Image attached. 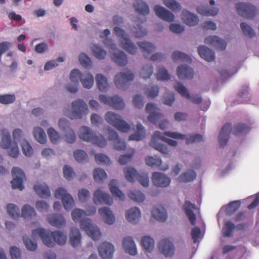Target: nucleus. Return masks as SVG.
Instances as JSON below:
<instances>
[{
  "label": "nucleus",
  "instance_id": "nucleus-57",
  "mask_svg": "<svg viewBox=\"0 0 259 259\" xmlns=\"http://www.w3.org/2000/svg\"><path fill=\"white\" fill-rule=\"evenodd\" d=\"M235 228V225L233 223L230 221H226L225 226L222 230L224 236L226 237L231 236L232 232Z\"/></svg>",
  "mask_w": 259,
  "mask_h": 259
},
{
  "label": "nucleus",
  "instance_id": "nucleus-60",
  "mask_svg": "<svg viewBox=\"0 0 259 259\" xmlns=\"http://www.w3.org/2000/svg\"><path fill=\"white\" fill-rule=\"evenodd\" d=\"M23 242L26 248L30 251H34L36 249L37 245L35 239H31L27 237H23Z\"/></svg>",
  "mask_w": 259,
  "mask_h": 259
},
{
  "label": "nucleus",
  "instance_id": "nucleus-58",
  "mask_svg": "<svg viewBox=\"0 0 259 259\" xmlns=\"http://www.w3.org/2000/svg\"><path fill=\"white\" fill-rule=\"evenodd\" d=\"M128 195L131 200L138 202H143L145 199V195L140 191L130 192Z\"/></svg>",
  "mask_w": 259,
  "mask_h": 259
},
{
  "label": "nucleus",
  "instance_id": "nucleus-63",
  "mask_svg": "<svg viewBox=\"0 0 259 259\" xmlns=\"http://www.w3.org/2000/svg\"><path fill=\"white\" fill-rule=\"evenodd\" d=\"M16 100L14 94H5L0 95V103L8 105L13 103Z\"/></svg>",
  "mask_w": 259,
  "mask_h": 259
},
{
  "label": "nucleus",
  "instance_id": "nucleus-17",
  "mask_svg": "<svg viewBox=\"0 0 259 259\" xmlns=\"http://www.w3.org/2000/svg\"><path fill=\"white\" fill-rule=\"evenodd\" d=\"M204 42L205 44L211 45L215 48L222 51L225 50L227 46V44L224 39L215 35L206 37Z\"/></svg>",
  "mask_w": 259,
  "mask_h": 259
},
{
  "label": "nucleus",
  "instance_id": "nucleus-22",
  "mask_svg": "<svg viewBox=\"0 0 259 259\" xmlns=\"http://www.w3.org/2000/svg\"><path fill=\"white\" fill-rule=\"evenodd\" d=\"M177 75L180 79H191L194 76L193 69L187 65L179 66L177 70Z\"/></svg>",
  "mask_w": 259,
  "mask_h": 259
},
{
  "label": "nucleus",
  "instance_id": "nucleus-30",
  "mask_svg": "<svg viewBox=\"0 0 259 259\" xmlns=\"http://www.w3.org/2000/svg\"><path fill=\"white\" fill-rule=\"evenodd\" d=\"M48 221L50 225L57 228L63 227L65 224L64 218L61 214H50L48 217Z\"/></svg>",
  "mask_w": 259,
  "mask_h": 259
},
{
  "label": "nucleus",
  "instance_id": "nucleus-41",
  "mask_svg": "<svg viewBox=\"0 0 259 259\" xmlns=\"http://www.w3.org/2000/svg\"><path fill=\"white\" fill-rule=\"evenodd\" d=\"M137 45L143 53L148 54L153 52L156 49L155 45L148 41H138Z\"/></svg>",
  "mask_w": 259,
  "mask_h": 259
},
{
  "label": "nucleus",
  "instance_id": "nucleus-37",
  "mask_svg": "<svg viewBox=\"0 0 259 259\" xmlns=\"http://www.w3.org/2000/svg\"><path fill=\"white\" fill-rule=\"evenodd\" d=\"M145 130L144 127L141 123L138 122L137 124V131L130 136V140L141 141L145 138Z\"/></svg>",
  "mask_w": 259,
  "mask_h": 259
},
{
  "label": "nucleus",
  "instance_id": "nucleus-23",
  "mask_svg": "<svg viewBox=\"0 0 259 259\" xmlns=\"http://www.w3.org/2000/svg\"><path fill=\"white\" fill-rule=\"evenodd\" d=\"M100 214L103 218L104 222L108 225H112L115 221V216L109 207L104 206L98 210Z\"/></svg>",
  "mask_w": 259,
  "mask_h": 259
},
{
  "label": "nucleus",
  "instance_id": "nucleus-45",
  "mask_svg": "<svg viewBox=\"0 0 259 259\" xmlns=\"http://www.w3.org/2000/svg\"><path fill=\"white\" fill-rule=\"evenodd\" d=\"M250 128L244 123H239L234 126L232 130V133L236 136H240L247 134Z\"/></svg>",
  "mask_w": 259,
  "mask_h": 259
},
{
  "label": "nucleus",
  "instance_id": "nucleus-48",
  "mask_svg": "<svg viewBox=\"0 0 259 259\" xmlns=\"http://www.w3.org/2000/svg\"><path fill=\"white\" fill-rule=\"evenodd\" d=\"M36 214L34 208L28 204L24 205L22 208V215L25 219H31Z\"/></svg>",
  "mask_w": 259,
  "mask_h": 259
},
{
  "label": "nucleus",
  "instance_id": "nucleus-13",
  "mask_svg": "<svg viewBox=\"0 0 259 259\" xmlns=\"http://www.w3.org/2000/svg\"><path fill=\"white\" fill-rule=\"evenodd\" d=\"M94 202L95 204L105 203L111 205L113 203V199L109 194L102 190L101 188L97 189L94 193Z\"/></svg>",
  "mask_w": 259,
  "mask_h": 259
},
{
  "label": "nucleus",
  "instance_id": "nucleus-54",
  "mask_svg": "<svg viewBox=\"0 0 259 259\" xmlns=\"http://www.w3.org/2000/svg\"><path fill=\"white\" fill-rule=\"evenodd\" d=\"M153 72V66L151 63L144 65L140 72L141 76L144 78H149Z\"/></svg>",
  "mask_w": 259,
  "mask_h": 259
},
{
  "label": "nucleus",
  "instance_id": "nucleus-5",
  "mask_svg": "<svg viewBox=\"0 0 259 259\" xmlns=\"http://www.w3.org/2000/svg\"><path fill=\"white\" fill-rule=\"evenodd\" d=\"M72 111L70 114L71 119H81L83 114L88 113L87 104L82 99H77L72 103Z\"/></svg>",
  "mask_w": 259,
  "mask_h": 259
},
{
  "label": "nucleus",
  "instance_id": "nucleus-53",
  "mask_svg": "<svg viewBox=\"0 0 259 259\" xmlns=\"http://www.w3.org/2000/svg\"><path fill=\"white\" fill-rule=\"evenodd\" d=\"M94 178L97 183H101L102 181L107 178V174L105 171L102 168H96L93 172Z\"/></svg>",
  "mask_w": 259,
  "mask_h": 259
},
{
  "label": "nucleus",
  "instance_id": "nucleus-9",
  "mask_svg": "<svg viewBox=\"0 0 259 259\" xmlns=\"http://www.w3.org/2000/svg\"><path fill=\"white\" fill-rule=\"evenodd\" d=\"M12 175L13 177V180L11 181L12 188L23 190L24 189L23 180L25 178L23 170L18 167H14L12 170Z\"/></svg>",
  "mask_w": 259,
  "mask_h": 259
},
{
  "label": "nucleus",
  "instance_id": "nucleus-12",
  "mask_svg": "<svg viewBox=\"0 0 259 259\" xmlns=\"http://www.w3.org/2000/svg\"><path fill=\"white\" fill-rule=\"evenodd\" d=\"M145 109L146 112L149 113L148 119L151 123H156L162 117V114L160 113V109L154 103H148L146 106Z\"/></svg>",
  "mask_w": 259,
  "mask_h": 259
},
{
  "label": "nucleus",
  "instance_id": "nucleus-64",
  "mask_svg": "<svg viewBox=\"0 0 259 259\" xmlns=\"http://www.w3.org/2000/svg\"><path fill=\"white\" fill-rule=\"evenodd\" d=\"M92 143L97 145L100 147H104L107 145L106 139L101 135L96 134Z\"/></svg>",
  "mask_w": 259,
  "mask_h": 259
},
{
  "label": "nucleus",
  "instance_id": "nucleus-25",
  "mask_svg": "<svg viewBox=\"0 0 259 259\" xmlns=\"http://www.w3.org/2000/svg\"><path fill=\"white\" fill-rule=\"evenodd\" d=\"M121 47L128 53L131 55H135L138 51V48L136 45L131 40L130 36L120 40Z\"/></svg>",
  "mask_w": 259,
  "mask_h": 259
},
{
  "label": "nucleus",
  "instance_id": "nucleus-40",
  "mask_svg": "<svg viewBox=\"0 0 259 259\" xmlns=\"http://www.w3.org/2000/svg\"><path fill=\"white\" fill-rule=\"evenodd\" d=\"M141 243L145 250L148 252H151L154 247V240L149 236H145L142 237Z\"/></svg>",
  "mask_w": 259,
  "mask_h": 259
},
{
  "label": "nucleus",
  "instance_id": "nucleus-47",
  "mask_svg": "<svg viewBox=\"0 0 259 259\" xmlns=\"http://www.w3.org/2000/svg\"><path fill=\"white\" fill-rule=\"evenodd\" d=\"M172 58L175 62L185 61L190 62L191 59L189 55L180 51H174L172 53Z\"/></svg>",
  "mask_w": 259,
  "mask_h": 259
},
{
  "label": "nucleus",
  "instance_id": "nucleus-16",
  "mask_svg": "<svg viewBox=\"0 0 259 259\" xmlns=\"http://www.w3.org/2000/svg\"><path fill=\"white\" fill-rule=\"evenodd\" d=\"M158 248L160 252L166 257L171 256L174 254V245L169 240H162L159 243Z\"/></svg>",
  "mask_w": 259,
  "mask_h": 259
},
{
  "label": "nucleus",
  "instance_id": "nucleus-4",
  "mask_svg": "<svg viewBox=\"0 0 259 259\" xmlns=\"http://www.w3.org/2000/svg\"><path fill=\"white\" fill-rule=\"evenodd\" d=\"M105 119L109 124L114 126L119 131L127 133L130 130V125L117 113L108 112L105 115Z\"/></svg>",
  "mask_w": 259,
  "mask_h": 259
},
{
  "label": "nucleus",
  "instance_id": "nucleus-2",
  "mask_svg": "<svg viewBox=\"0 0 259 259\" xmlns=\"http://www.w3.org/2000/svg\"><path fill=\"white\" fill-rule=\"evenodd\" d=\"M33 237L38 235L43 243L49 247H54L56 243L63 245L66 241V235L60 231L52 232L43 228H37L32 232Z\"/></svg>",
  "mask_w": 259,
  "mask_h": 259
},
{
  "label": "nucleus",
  "instance_id": "nucleus-7",
  "mask_svg": "<svg viewBox=\"0 0 259 259\" xmlns=\"http://www.w3.org/2000/svg\"><path fill=\"white\" fill-rule=\"evenodd\" d=\"M235 8L238 14L245 18H253L256 14V8L249 3L239 2L236 4Z\"/></svg>",
  "mask_w": 259,
  "mask_h": 259
},
{
  "label": "nucleus",
  "instance_id": "nucleus-62",
  "mask_svg": "<svg viewBox=\"0 0 259 259\" xmlns=\"http://www.w3.org/2000/svg\"><path fill=\"white\" fill-rule=\"evenodd\" d=\"M47 133L51 141L53 143L57 144L59 143L60 138V135L54 128H49Z\"/></svg>",
  "mask_w": 259,
  "mask_h": 259
},
{
  "label": "nucleus",
  "instance_id": "nucleus-15",
  "mask_svg": "<svg viewBox=\"0 0 259 259\" xmlns=\"http://www.w3.org/2000/svg\"><path fill=\"white\" fill-rule=\"evenodd\" d=\"M156 15L165 21L171 22L174 21L175 16L169 11L159 5H156L154 8Z\"/></svg>",
  "mask_w": 259,
  "mask_h": 259
},
{
  "label": "nucleus",
  "instance_id": "nucleus-28",
  "mask_svg": "<svg viewBox=\"0 0 259 259\" xmlns=\"http://www.w3.org/2000/svg\"><path fill=\"white\" fill-rule=\"evenodd\" d=\"M200 56L208 62H211L215 59L214 52L205 46H200L197 49Z\"/></svg>",
  "mask_w": 259,
  "mask_h": 259
},
{
  "label": "nucleus",
  "instance_id": "nucleus-11",
  "mask_svg": "<svg viewBox=\"0 0 259 259\" xmlns=\"http://www.w3.org/2000/svg\"><path fill=\"white\" fill-rule=\"evenodd\" d=\"M153 185L157 187L165 188L169 186L170 179L164 174L159 172H153L152 176Z\"/></svg>",
  "mask_w": 259,
  "mask_h": 259
},
{
  "label": "nucleus",
  "instance_id": "nucleus-56",
  "mask_svg": "<svg viewBox=\"0 0 259 259\" xmlns=\"http://www.w3.org/2000/svg\"><path fill=\"white\" fill-rule=\"evenodd\" d=\"M73 155L74 158L78 162L83 163L88 161V154L82 150L78 149L75 150Z\"/></svg>",
  "mask_w": 259,
  "mask_h": 259
},
{
  "label": "nucleus",
  "instance_id": "nucleus-43",
  "mask_svg": "<svg viewBox=\"0 0 259 259\" xmlns=\"http://www.w3.org/2000/svg\"><path fill=\"white\" fill-rule=\"evenodd\" d=\"M117 181L112 180L109 183V186L112 194L119 198L121 200H123L125 198L124 194L116 186Z\"/></svg>",
  "mask_w": 259,
  "mask_h": 259
},
{
  "label": "nucleus",
  "instance_id": "nucleus-24",
  "mask_svg": "<svg viewBox=\"0 0 259 259\" xmlns=\"http://www.w3.org/2000/svg\"><path fill=\"white\" fill-rule=\"evenodd\" d=\"M152 214L154 219L160 222H164L167 219L166 210L161 205L153 207Z\"/></svg>",
  "mask_w": 259,
  "mask_h": 259
},
{
  "label": "nucleus",
  "instance_id": "nucleus-20",
  "mask_svg": "<svg viewBox=\"0 0 259 259\" xmlns=\"http://www.w3.org/2000/svg\"><path fill=\"white\" fill-rule=\"evenodd\" d=\"M181 18L184 23L190 26H195L199 22V18L196 15L185 9L182 11Z\"/></svg>",
  "mask_w": 259,
  "mask_h": 259
},
{
  "label": "nucleus",
  "instance_id": "nucleus-18",
  "mask_svg": "<svg viewBox=\"0 0 259 259\" xmlns=\"http://www.w3.org/2000/svg\"><path fill=\"white\" fill-rule=\"evenodd\" d=\"M231 124L227 123L225 124L221 128L219 135V142L220 147L224 148L227 145L229 140V134L231 132Z\"/></svg>",
  "mask_w": 259,
  "mask_h": 259
},
{
  "label": "nucleus",
  "instance_id": "nucleus-19",
  "mask_svg": "<svg viewBox=\"0 0 259 259\" xmlns=\"http://www.w3.org/2000/svg\"><path fill=\"white\" fill-rule=\"evenodd\" d=\"M110 54L111 60L118 65L124 66L127 64V57L123 52L116 50Z\"/></svg>",
  "mask_w": 259,
  "mask_h": 259
},
{
  "label": "nucleus",
  "instance_id": "nucleus-61",
  "mask_svg": "<svg viewBox=\"0 0 259 259\" xmlns=\"http://www.w3.org/2000/svg\"><path fill=\"white\" fill-rule=\"evenodd\" d=\"M240 27L244 35L249 37H253L255 36V33L253 29L247 24L242 22L240 24Z\"/></svg>",
  "mask_w": 259,
  "mask_h": 259
},
{
  "label": "nucleus",
  "instance_id": "nucleus-55",
  "mask_svg": "<svg viewBox=\"0 0 259 259\" xmlns=\"http://www.w3.org/2000/svg\"><path fill=\"white\" fill-rule=\"evenodd\" d=\"M174 88L182 97L186 99L190 97L189 91L181 82H177L174 85Z\"/></svg>",
  "mask_w": 259,
  "mask_h": 259
},
{
  "label": "nucleus",
  "instance_id": "nucleus-44",
  "mask_svg": "<svg viewBox=\"0 0 259 259\" xmlns=\"http://www.w3.org/2000/svg\"><path fill=\"white\" fill-rule=\"evenodd\" d=\"M197 12L203 16H214L218 14L219 10L217 8L208 9L204 6H198L197 7Z\"/></svg>",
  "mask_w": 259,
  "mask_h": 259
},
{
  "label": "nucleus",
  "instance_id": "nucleus-38",
  "mask_svg": "<svg viewBox=\"0 0 259 259\" xmlns=\"http://www.w3.org/2000/svg\"><path fill=\"white\" fill-rule=\"evenodd\" d=\"M196 176V173L194 170L192 169H188L185 172L181 174L178 178V180L179 182H190L195 180Z\"/></svg>",
  "mask_w": 259,
  "mask_h": 259
},
{
  "label": "nucleus",
  "instance_id": "nucleus-21",
  "mask_svg": "<svg viewBox=\"0 0 259 259\" xmlns=\"http://www.w3.org/2000/svg\"><path fill=\"white\" fill-rule=\"evenodd\" d=\"M160 136L161 133L159 131H155L152 136L150 145L162 153L166 154L168 152L166 146L164 144H160L158 142V140H160Z\"/></svg>",
  "mask_w": 259,
  "mask_h": 259
},
{
  "label": "nucleus",
  "instance_id": "nucleus-52",
  "mask_svg": "<svg viewBox=\"0 0 259 259\" xmlns=\"http://www.w3.org/2000/svg\"><path fill=\"white\" fill-rule=\"evenodd\" d=\"M111 100L112 102L110 104V106L118 110H121L124 108V103L121 97L118 96H114L111 97Z\"/></svg>",
  "mask_w": 259,
  "mask_h": 259
},
{
  "label": "nucleus",
  "instance_id": "nucleus-27",
  "mask_svg": "<svg viewBox=\"0 0 259 259\" xmlns=\"http://www.w3.org/2000/svg\"><path fill=\"white\" fill-rule=\"evenodd\" d=\"M183 208L188 217L191 224L194 225L196 224V215L193 212V209H195V205L192 204L189 201H186L183 206Z\"/></svg>",
  "mask_w": 259,
  "mask_h": 259
},
{
  "label": "nucleus",
  "instance_id": "nucleus-31",
  "mask_svg": "<svg viewBox=\"0 0 259 259\" xmlns=\"http://www.w3.org/2000/svg\"><path fill=\"white\" fill-rule=\"evenodd\" d=\"M136 11L142 15H147L150 13L148 5L143 0H135L133 4Z\"/></svg>",
  "mask_w": 259,
  "mask_h": 259
},
{
  "label": "nucleus",
  "instance_id": "nucleus-14",
  "mask_svg": "<svg viewBox=\"0 0 259 259\" xmlns=\"http://www.w3.org/2000/svg\"><path fill=\"white\" fill-rule=\"evenodd\" d=\"M100 255L104 259H110L114 252V247L111 243L104 242L98 247Z\"/></svg>",
  "mask_w": 259,
  "mask_h": 259
},
{
  "label": "nucleus",
  "instance_id": "nucleus-36",
  "mask_svg": "<svg viewBox=\"0 0 259 259\" xmlns=\"http://www.w3.org/2000/svg\"><path fill=\"white\" fill-rule=\"evenodd\" d=\"M95 135L96 133H94L90 127L82 126L80 129L79 136L81 140L91 142L93 140Z\"/></svg>",
  "mask_w": 259,
  "mask_h": 259
},
{
  "label": "nucleus",
  "instance_id": "nucleus-6",
  "mask_svg": "<svg viewBox=\"0 0 259 259\" xmlns=\"http://www.w3.org/2000/svg\"><path fill=\"white\" fill-rule=\"evenodd\" d=\"M134 78V75L130 70H126L116 74L114 82L116 87L122 90L128 88L130 82Z\"/></svg>",
  "mask_w": 259,
  "mask_h": 259
},
{
  "label": "nucleus",
  "instance_id": "nucleus-59",
  "mask_svg": "<svg viewBox=\"0 0 259 259\" xmlns=\"http://www.w3.org/2000/svg\"><path fill=\"white\" fill-rule=\"evenodd\" d=\"M20 144L23 154L27 157L32 156L33 150L29 143L25 140H23Z\"/></svg>",
  "mask_w": 259,
  "mask_h": 259
},
{
  "label": "nucleus",
  "instance_id": "nucleus-32",
  "mask_svg": "<svg viewBox=\"0 0 259 259\" xmlns=\"http://www.w3.org/2000/svg\"><path fill=\"white\" fill-rule=\"evenodd\" d=\"M69 242L73 247L77 246L81 242V234L79 230L74 227H72L69 235Z\"/></svg>",
  "mask_w": 259,
  "mask_h": 259
},
{
  "label": "nucleus",
  "instance_id": "nucleus-34",
  "mask_svg": "<svg viewBox=\"0 0 259 259\" xmlns=\"http://www.w3.org/2000/svg\"><path fill=\"white\" fill-rule=\"evenodd\" d=\"M80 81L84 88L90 89L94 84V76L90 72L85 71L83 72Z\"/></svg>",
  "mask_w": 259,
  "mask_h": 259
},
{
  "label": "nucleus",
  "instance_id": "nucleus-51",
  "mask_svg": "<svg viewBox=\"0 0 259 259\" xmlns=\"http://www.w3.org/2000/svg\"><path fill=\"white\" fill-rule=\"evenodd\" d=\"M163 3L165 6L175 13L179 12L182 9L181 4L176 0H164Z\"/></svg>",
  "mask_w": 259,
  "mask_h": 259
},
{
  "label": "nucleus",
  "instance_id": "nucleus-49",
  "mask_svg": "<svg viewBox=\"0 0 259 259\" xmlns=\"http://www.w3.org/2000/svg\"><path fill=\"white\" fill-rule=\"evenodd\" d=\"M240 206V202L239 200H236L229 203L225 207V212L227 215H231L234 213Z\"/></svg>",
  "mask_w": 259,
  "mask_h": 259
},
{
  "label": "nucleus",
  "instance_id": "nucleus-8",
  "mask_svg": "<svg viewBox=\"0 0 259 259\" xmlns=\"http://www.w3.org/2000/svg\"><path fill=\"white\" fill-rule=\"evenodd\" d=\"M55 196L57 199H61L66 210H70L73 207L74 204V200L64 188L57 189L55 191Z\"/></svg>",
  "mask_w": 259,
  "mask_h": 259
},
{
  "label": "nucleus",
  "instance_id": "nucleus-29",
  "mask_svg": "<svg viewBox=\"0 0 259 259\" xmlns=\"http://www.w3.org/2000/svg\"><path fill=\"white\" fill-rule=\"evenodd\" d=\"M141 218V211L138 207L131 208L126 212V220L130 223L136 224L139 222Z\"/></svg>",
  "mask_w": 259,
  "mask_h": 259
},
{
  "label": "nucleus",
  "instance_id": "nucleus-1",
  "mask_svg": "<svg viewBox=\"0 0 259 259\" xmlns=\"http://www.w3.org/2000/svg\"><path fill=\"white\" fill-rule=\"evenodd\" d=\"M87 215L86 212L79 208H75L71 212V216L73 220L75 222L80 221V228L84 230L86 233L94 240H99L101 237V233L99 229L93 224L90 219L88 218L81 219Z\"/></svg>",
  "mask_w": 259,
  "mask_h": 259
},
{
  "label": "nucleus",
  "instance_id": "nucleus-26",
  "mask_svg": "<svg viewBox=\"0 0 259 259\" xmlns=\"http://www.w3.org/2000/svg\"><path fill=\"white\" fill-rule=\"evenodd\" d=\"M122 246L125 251L130 254L134 255L136 254V244L132 237H124L122 241Z\"/></svg>",
  "mask_w": 259,
  "mask_h": 259
},
{
  "label": "nucleus",
  "instance_id": "nucleus-3",
  "mask_svg": "<svg viewBox=\"0 0 259 259\" xmlns=\"http://www.w3.org/2000/svg\"><path fill=\"white\" fill-rule=\"evenodd\" d=\"M126 179L131 182L138 180L139 182L145 187L149 186V180L148 174L146 172L140 171L139 172L133 167H127L124 169Z\"/></svg>",
  "mask_w": 259,
  "mask_h": 259
},
{
  "label": "nucleus",
  "instance_id": "nucleus-46",
  "mask_svg": "<svg viewBox=\"0 0 259 259\" xmlns=\"http://www.w3.org/2000/svg\"><path fill=\"white\" fill-rule=\"evenodd\" d=\"M11 143L12 140L10 133L7 130H3L1 147L3 149H7L10 148Z\"/></svg>",
  "mask_w": 259,
  "mask_h": 259
},
{
  "label": "nucleus",
  "instance_id": "nucleus-42",
  "mask_svg": "<svg viewBox=\"0 0 259 259\" xmlns=\"http://www.w3.org/2000/svg\"><path fill=\"white\" fill-rule=\"evenodd\" d=\"M33 136L36 140L40 144H45L47 142V136L44 130L39 127L34 128Z\"/></svg>",
  "mask_w": 259,
  "mask_h": 259
},
{
  "label": "nucleus",
  "instance_id": "nucleus-50",
  "mask_svg": "<svg viewBox=\"0 0 259 259\" xmlns=\"http://www.w3.org/2000/svg\"><path fill=\"white\" fill-rule=\"evenodd\" d=\"M7 210L8 214L14 219L20 216V209L17 205L13 203H9L7 205Z\"/></svg>",
  "mask_w": 259,
  "mask_h": 259
},
{
  "label": "nucleus",
  "instance_id": "nucleus-35",
  "mask_svg": "<svg viewBox=\"0 0 259 259\" xmlns=\"http://www.w3.org/2000/svg\"><path fill=\"white\" fill-rule=\"evenodd\" d=\"M99 90L102 92L107 91L109 87L107 78L102 74H97L95 77Z\"/></svg>",
  "mask_w": 259,
  "mask_h": 259
},
{
  "label": "nucleus",
  "instance_id": "nucleus-39",
  "mask_svg": "<svg viewBox=\"0 0 259 259\" xmlns=\"http://www.w3.org/2000/svg\"><path fill=\"white\" fill-rule=\"evenodd\" d=\"M94 56L99 60H103L107 55V52L103 47L98 45H93L91 48Z\"/></svg>",
  "mask_w": 259,
  "mask_h": 259
},
{
  "label": "nucleus",
  "instance_id": "nucleus-10",
  "mask_svg": "<svg viewBox=\"0 0 259 259\" xmlns=\"http://www.w3.org/2000/svg\"><path fill=\"white\" fill-rule=\"evenodd\" d=\"M165 134L170 138L175 139L186 140L187 144H192L194 143H198L203 140V136L199 134L190 135L189 136L181 134L178 132H166Z\"/></svg>",
  "mask_w": 259,
  "mask_h": 259
},
{
  "label": "nucleus",
  "instance_id": "nucleus-33",
  "mask_svg": "<svg viewBox=\"0 0 259 259\" xmlns=\"http://www.w3.org/2000/svg\"><path fill=\"white\" fill-rule=\"evenodd\" d=\"M34 189L36 194L42 198H47L50 196L51 192L48 186L45 183L35 185Z\"/></svg>",
  "mask_w": 259,
  "mask_h": 259
}]
</instances>
